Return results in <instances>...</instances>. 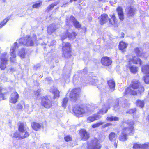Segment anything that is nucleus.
<instances>
[{
	"mask_svg": "<svg viewBox=\"0 0 149 149\" xmlns=\"http://www.w3.org/2000/svg\"><path fill=\"white\" fill-rule=\"evenodd\" d=\"M145 90L144 86L138 80L134 79L132 80L128 87L127 88L123 94L125 96L128 94L130 95L136 96L138 94L141 95Z\"/></svg>",
	"mask_w": 149,
	"mask_h": 149,
	"instance_id": "1",
	"label": "nucleus"
},
{
	"mask_svg": "<svg viewBox=\"0 0 149 149\" xmlns=\"http://www.w3.org/2000/svg\"><path fill=\"white\" fill-rule=\"evenodd\" d=\"M125 124H127L128 127H124L122 129L121 133L118 137V140L120 141L124 142L127 140L128 136V134L127 133V131L129 132V134L134 133V121L129 122L123 121L122 122L123 126H124Z\"/></svg>",
	"mask_w": 149,
	"mask_h": 149,
	"instance_id": "2",
	"label": "nucleus"
},
{
	"mask_svg": "<svg viewBox=\"0 0 149 149\" xmlns=\"http://www.w3.org/2000/svg\"><path fill=\"white\" fill-rule=\"evenodd\" d=\"M17 125L19 133L17 132H15L13 134L14 137L23 139L28 137L29 136L30 134L29 132L27 131L25 132V127L26 126V123L19 121Z\"/></svg>",
	"mask_w": 149,
	"mask_h": 149,
	"instance_id": "3",
	"label": "nucleus"
},
{
	"mask_svg": "<svg viewBox=\"0 0 149 149\" xmlns=\"http://www.w3.org/2000/svg\"><path fill=\"white\" fill-rule=\"evenodd\" d=\"M72 46L69 42H63L62 44V51L65 58H70L72 55Z\"/></svg>",
	"mask_w": 149,
	"mask_h": 149,
	"instance_id": "4",
	"label": "nucleus"
},
{
	"mask_svg": "<svg viewBox=\"0 0 149 149\" xmlns=\"http://www.w3.org/2000/svg\"><path fill=\"white\" fill-rule=\"evenodd\" d=\"M81 92V89L80 87L73 88L70 91L69 97L70 99L75 102L80 97Z\"/></svg>",
	"mask_w": 149,
	"mask_h": 149,
	"instance_id": "5",
	"label": "nucleus"
},
{
	"mask_svg": "<svg viewBox=\"0 0 149 149\" xmlns=\"http://www.w3.org/2000/svg\"><path fill=\"white\" fill-rule=\"evenodd\" d=\"M40 104L43 107L49 109L53 106V102L51 100L47 95L43 96L40 98Z\"/></svg>",
	"mask_w": 149,
	"mask_h": 149,
	"instance_id": "6",
	"label": "nucleus"
},
{
	"mask_svg": "<svg viewBox=\"0 0 149 149\" xmlns=\"http://www.w3.org/2000/svg\"><path fill=\"white\" fill-rule=\"evenodd\" d=\"M72 110L74 114L78 117L82 116L85 113L84 108L78 104L73 106Z\"/></svg>",
	"mask_w": 149,
	"mask_h": 149,
	"instance_id": "7",
	"label": "nucleus"
},
{
	"mask_svg": "<svg viewBox=\"0 0 149 149\" xmlns=\"http://www.w3.org/2000/svg\"><path fill=\"white\" fill-rule=\"evenodd\" d=\"M79 135L81 140L84 141L88 140L90 137V134L84 129H81L78 130Z\"/></svg>",
	"mask_w": 149,
	"mask_h": 149,
	"instance_id": "8",
	"label": "nucleus"
},
{
	"mask_svg": "<svg viewBox=\"0 0 149 149\" xmlns=\"http://www.w3.org/2000/svg\"><path fill=\"white\" fill-rule=\"evenodd\" d=\"M7 54V53L5 52L0 56V68L2 70H4L6 67L8 61Z\"/></svg>",
	"mask_w": 149,
	"mask_h": 149,
	"instance_id": "9",
	"label": "nucleus"
},
{
	"mask_svg": "<svg viewBox=\"0 0 149 149\" xmlns=\"http://www.w3.org/2000/svg\"><path fill=\"white\" fill-rule=\"evenodd\" d=\"M110 16L111 18H109L108 20L109 24L111 26L114 27H117L118 26V20L115 14L114 13L112 15H110Z\"/></svg>",
	"mask_w": 149,
	"mask_h": 149,
	"instance_id": "10",
	"label": "nucleus"
},
{
	"mask_svg": "<svg viewBox=\"0 0 149 149\" xmlns=\"http://www.w3.org/2000/svg\"><path fill=\"white\" fill-rule=\"evenodd\" d=\"M101 63L104 66H109L112 63V61L110 57L103 56L101 59Z\"/></svg>",
	"mask_w": 149,
	"mask_h": 149,
	"instance_id": "11",
	"label": "nucleus"
},
{
	"mask_svg": "<svg viewBox=\"0 0 149 149\" xmlns=\"http://www.w3.org/2000/svg\"><path fill=\"white\" fill-rule=\"evenodd\" d=\"M126 15L127 17H134L136 11V9L132 6H129L125 9Z\"/></svg>",
	"mask_w": 149,
	"mask_h": 149,
	"instance_id": "12",
	"label": "nucleus"
},
{
	"mask_svg": "<svg viewBox=\"0 0 149 149\" xmlns=\"http://www.w3.org/2000/svg\"><path fill=\"white\" fill-rule=\"evenodd\" d=\"M99 23L101 25L106 24L108 21L109 17L108 15L105 13L101 15L98 17Z\"/></svg>",
	"mask_w": 149,
	"mask_h": 149,
	"instance_id": "13",
	"label": "nucleus"
},
{
	"mask_svg": "<svg viewBox=\"0 0 149 149\" xmlns=\"http://www.w3.org/2000/svg\"><path fill=\"white\" fill-rule=\"evenodd\" d=\"M131 62L136 65L139 64L140 66H141L142 64V61L139 58H136V56H133L132 58L129 59L128 61V65L131 64Z\"/></svg>",
	"mask_w": 149,
	"mask_h": 149,
	"instance_id": "14",
	"label": "nucleus"
},
{
	"mask_svg": "<svg viewBox=\"0 0 149 149\" xmlns=\"http://www.w3.org/2000/svg\"><path fill=\"white\" fill-rule=\"evenodd\" d=\"M143 50L141 48L136 47L134 49V51L136 56L138 57L141 58L145 57V52L143 51Z\"/></svg>",
	"mask_w": 149,
	"mask_h": 149,
	"instance_id": "15",
	"label": "nucleus"
},
{
	"mask_svg": "<svg viewBox=\"0 0 149 149\" xmlns=\"http://www.w3.org/2000/svg\"><path fill=\"white\" fill-rule=\"evenodd\" d=\"M94 140L95 141V144L92 145L90 144H88L87 146L88 149H100L101 148L102 146L98 142L97 139L95 138Z\"/></svg>",
	"mask_w": 149,
	"mask_h": 149,
	"instance_id": "16",
	"label": "nucleus"
},
{
	"mask_svg": "<svg viewBox=\"0 0 149 149\" xmlns=\"http://www.w3.org/2000/svg\"><path fill=\"white\" fill-rule=\"evenodd\" d=\"M128 43L123 41H120L118 45V49L122 52H124L126 51V49L128 46Z\"/></svg>",
	"mask_w": 149,
	"mask_h": 149,
	"instance_id": "17",
	"label": "nucleus"
},
{
	"mask_svg": "<svg viewBox=\"0 0 149 149\" xmlns=\"http://www.w3.org/2000/svg\"><path fill=\"white\" fill-rule=\"evenodd\" d=\"M70 19L72 21L75 28L78 29L81 28V24L74 16L71 15L70 17Z\"/></svg>",
	"mask_w": 149,
	"mask_h": 149,
	"instance_id": "18",
	"label": "nucleus"
},
{
	"mask_svg": "<svg viewBox=\"0 0 149 149\" xmlns=\"http://www.w3.org/2000/svg\"><path fill=\"white\" fill-rule=\"evenodd\" d=\"M119 19L122 21L124 19V14L122 8L120 6H118L116 9Z\"/></svg>",
	"mask_w": 149,
	"mask_h": 149,
	"instance_id": "19",
	"label": "nucleus"
},
{
	"mask_svg": "<svg viewBox=\"0 0 149 149\" xmlns=\"http://www.w3.org/2000/svg\"><path fill=\"white\" fill-rule=\"evenodd\" d=\"M110 107L109 106L108 107L105 108L103 107L101 109H100L99 111L97 112L96 115H97L99 117H98L99 119H100L102 117V115H103L104 114L106 113L108 111V109H109Z\"/></svg>",
	"mask_w": 149,
	"mask_h": 149,
	"instance_id": "20",
	"label": "nucleus"
},
{
	"mask_svg": "<svg viewBox=\"0 0 149 149\" xmlns=\"http://www.w3.org/2000/svg\"><path fill=\"white\" fill-rule=\"evenodd\" d=\"M11 102L13 104L16 103L19 97V94L16 91H15L11 94Z\"/></svg>",
	"mask_w": 149,
	"mask_h": 149,
	"instance_id": "21",
	"label": "nucleus"
},
{
	"mask_svg": "<svg viewBox=\"0 0 149 149\" xmlns=\"http://www.w3.org/2000/svg\"><path fill=\"white\" fill-rule=\"evenodd\" d=\"M99 117L96 113H94L91 115L89 116L87 118V121L88 123L93 122L99 119L98 117Z\"/></svg>",
	"mask_w": 149,
	"mask_h": 149,
	"instance_id": "22",
	"label": "nucleus"
},
{
	"mask_svg": "<svg viewBox=\"0 0 149 149\" xmlns=\"http://www.w3.org/2000/svg\"><path fill=\"white\" fill-rule=\"evenodd\" d=\"M66 34L70 40L75 39L77 35V34L75 31H72L71 33H69L68 29L66 31Z\"/></svg>",
	"mask_w": 149,
	"mask_h": 149,
	"instance_id": "23",
	"label": "nucleus"
},
{
	"mask_svg": "<svg viewBox=\"0 0 149 149\" xmlns=\"http://www.w3.org/2000/svg\"><path fill=\"white\" fill-rule=\"evenodd\" d=\"M127 68L129 69L131 73L136 74L138 72V67L136 66L132 65L131 64L128 65V66H127Z\"/></svg>",
	"mask_w": 149,
	"mask_h": 149,
	"instance_id": "24",
	"label": "nucleus"
},
{
	"mask_svg": "<svg viewBox=\"0 0 149 149\" xmlns=\"http://www.w3.org/2000/svg\"><path fill=\"white\" fill-rule=\"evenodd\" d=\"M107 83L110 88L113 91L115 86V82L114 79L113 78L107 81Z\"/></svg>",
	"mask_w": 149,
	"mask_h": 149,
	"instance_id": "25",
	"label": "nucleus"
},
{
	"mask_svg": "<svg viewBox=\"0 0 149 149\" xmlns=\"http://www.w3.org/2000/svg\"><path fill=\"white\" fill-rule=\"evenodd\" d=\"M31 126L33 130L37 131L41 128L42 125L39 123L33 122L31 123Z\"/></svg>",
	"mask_w": 149,
	"mask_h": 149,
	"instance_id": "26",
	"label": "nucleus"
},
{
	"mask_svg": "<svg viewBox=\"0 0 149 149\" xmlns=\"http://www.w3.org/2000/svg\"><path fill=\"white\" fill-rule=\"evenodd\" d=\"M6 91V88L0 86V101L6 99L5 95Z\"/></svg>",
	"mask_w": 149,
	"mask_h": 149,
	"instance_id": "27",
	"label": "nucleus"
},
{
	"mask_svg": "<svg viewBox=\"0 0 149 149\" xmlns=\"http://www.w3.org/2000/svg\"><path fill=\"white\" fill-rule=\"evenodd\" d=\"M141 71L145 74H149V65L146 64L142 66L141 67Z\"/></svg>",
	"mask_w": 149,
	"mask_h": 149,
	"instance_id": "28",
	"label": "nucleus"
},
{
	"mask_svg": "<svg viewBox=\"0 0 149 149\" xmlns=\"http://www.w3.org/2000/svg\"><path fill=\"white\" fill-rule=\"evenodd\" d=\"M117 138V136L114 132H111L109 133L108 136V138L111 142H113L116 141Z\"/></svg>",
	"mask_w": 149,
	"mask_h": 149,
	"instance_id": "29",
	"label": "nucleus"
},
{
	"mask_svg": "<svg viewBox=\"0 0 149 149\" xmlns=\"http://www.w3.org/2000/svg\"><path fill=\"white\" fill-rule=\"evenodd\" d=\"M14 47H13V48H12V50L13 51L11 53V58H10V59H11V58H15L16 57V55L15 54V51L16 49V48H17L18 47L17 46L18 45V43L17 42H15L14 43Z\"/></svg>",
	"mask_w": 149,
	"mask_h": 149,
	"instance_id": "30",
	"label": "nucleus"
},
{
	"mask_svg": "<svg viewBox=\"0 0 149 149\" xmlns=\"http://www.w3.org/2000/svg\"><path fill=\"white\" fill-rule=\"evenodd\" d=\"M58 3V2H57L52 3L48 6L46 9L45 11L47 12H49L54 8V7L56 6Z\"/></svg>",
	"mask_w": 149,
	"mask_h": 149,
	"instance_id": "31",
	"label": "nucleus"
},
{
	"mask_svg": "<svg viewBox=\"0 0 149 149\" xmlns=\"http://www.w3.org/2000/svg\"><path fill=\"white\" fill-rule=\"evenodd\" d=\"M53 94V98L55 99L58 98L60 97V91L57 89H54L52 91Z\"/></svg>",
	"mask_w": 149,
	"mask_h": 149,
	"instance_id": "32",
	"label": "nucleus"
},
{
	"mask_svg": "<svg viewBox=\"0 0 149 149\" xmlns=\"http://www.w3.org/2000/svg\"><path fill=\"white\" fill-rule=\"evenodd\" d=\"M119 118L117 116H111L110 117H108L106 118V120L109 122H112L113 121H118L119 120Z\"/></svg>",
	"mask_w": 149,
	"mask_h": 149,
	"instance_id": "33",
	"label": "nucleus"
},
{
	"mask_svg": "<svg viewBox=\"0 0 149 149\" xmlns=\"http://www.w3.org/2000/svg\"><path fill=\"white\" fill-rule=\"evenodd\" d=\"M42 1L41 0H39L35 3L32 6L33 8H39L42 5Z\"/></svg>",
	"mask_w": 149,
	"mask_h": 149,
	"instance_id": "34",
	"label": "nucleus"
},
{
	"mask_svg": "<svg viewBox=\"0 0 149 149\" xmlns=\"http://www.w3.org/2000/svg\"><path fill=\"white\" fill-rule=\"evenodd\" d=\"M28 39L26 41L25 45L28 47L33 46L34 45L33 41L30 38V36L28 37Z\"/></svg>",
	"mask_w": 149,
	"mask_h": 149,
	"instance_id": "35",
	"label": "nucleus"
},
{
	"mask_svg": "<svg viewBox=\"0 0 149 149\" xmlns=\"http://www.w3.org/2000/svg\"><path fill=\"white\" fill-rule=\"evenodd\" d=\"M136 104L137 106L142 108L144 107L145 102L143 100H140L138 99L136 100Z\"/></svg>",
	"mask_w": 149,
	"mask_h": 149,
	"instance_id": "36",
	"label": "nucleus"
},
{
	"mask_svg": "<svg viewBox=\"0 0 149 149\" xmlns=\"http://www.w3.org/2000/svg\"><path fill=\"white\" fill-rule=\"evenodd\" d=\"M68 101V99L67 97L64 98L61 102V105L64 109L66 108L67 103Z\"/></svg>",
	"mask_w": 149,
	"mask_h": 149,
	"instance_id": "37",
	"label": "nucleus"
},
{
	"mask_svg": "<svg viewBox=\"0 0 149 149\" xmlns=\"http://www.w3.org/2000/svg\"><path fill=\"white\" fill-rule=\"evenodd\" d=\"M133 149H143V144L134 143L133 145Z\"/></svg>",
	"mask_w": 149,
	"mask_h": 149,
	"instance_id": "38",
	"label": "nucleus"
},
{
	"mask_svg": "<svg viewBox=\"0 0 149 149\" xmlns=\"http://www.w3.org/2000/svg\"><path fill=\"white\" fill-rule=\"evenodd\" d=\"M103 124V123L102 122L100 121L97 122L93 124L92 125V127L93 128H95L98 127Z\"/></svg>",
	"mask_w": 149,
	"mask_h": 149,
	"instance_id": "39",
	"label": "nucleus"
},
{
	"mask_svg": "<svg viewBox=\"0 0 149 149\" xmlns=\"http://www.w3.org/2000/svg\"><path fill=\"white\" fill-rule=\"evenodd\" d=\"M41 91V90L40 89H38L37 90L34 91H33V93L35 96L36 97H39L40 95Z\"/></svg>",
	"mask_w": 149,
	"mask_h": 149,
	"instance_id": "40",
	"label": "nucleus"
},
{
	"mask_svg": "<svg viewBox=\"0 0 149 149\" xmlns=\"http://www.w3.org/2000/svg\"><path fill=\"white\" fill-rule=\"evenodd\" d=\"M72 138L71 136L70 135H66L64 137V139L65 141L66 142L71 141H72Z\"/></svg>",
	"mask_w": 149,
	"mask_h": 149,
	"instance_id": "41",
	"label": "nucleus"
},
{
	"mask_svg": "<svg viewBox=\"0 0 149 149\" xmlns=\"http://www.w3.org/2000/svg\"><path fill=\"white\" fill-rule=\"evenodd\" d=\"M136 108H132L130 109L127 113L130 114H133L136 113Z\"/></svg>",
	"mask_w": 149,
	"mask_h": 149,
	"instance_id": "42",
	"label": "nucleus"
},
{
	"mask_svg": "<svg viewBox=\"0 0 149 149\" xmlns=\"http://www.w3.org/2000/svg\"><path fill=\"white\" fill-rule=\"evenodd\" d=\"M8 20V18H6L0 24V29L5 25Z\"/></svg>",
	"mask_w": 149,
	"mask_h": 149,
	"instance_id": "43",
	"label": "nucleus"
},
{
	"mask_svg": "<svg viewBox=\"0 0 149 149\" xmlns=\"http://www.w3.org/2000/svg\"><path fill=\"white\" fill-rule=\"evenodd\" d=\"M92 82L93 84L95 85L98 83V80L96 77L93 78L92 80Z\"/></svg>",
	"mask_w": 149,
	"mask_h": 149,
	"instance_id": "44",
	"label": "nucleus"
},
{
	"mask_svg": "<svg viewBox=\"0 0 149 149\" xmlns=\"http://www.w3.org/2000/svg\"><path fill=\"white\" fill-rule=\"evenodd\" d=\"M144 78V80L145 83L147 84H149V76H145Z\"/></svg>",
	"mask_w": 149,
	"mask_h": 149,
	"instance_id": "45",
	"label": "nucleus"
},
{
	"mask_svg": "<svg viewBox=\"0 0 149 149\" xmlns=\"http://www.w3.org/2000/svg\"><path fill=\"white\" fill-rule=\"evenodd\" d=\"M143 149H149V142L143 144Z\"/></svg>",
	"mask_w": 149,
	"mask_h": 149,
	"instance_id": "46",
	"label": "nucleus"
},
{
	"mask_svg": "<svg viewBox=\"0 0 149 149\" xmlns=\"http://www.w3.org/2000/svg\"><path fill=\"white\" fill-rule=\"evenodd\" d=\"M112 125V123H107L103 126V128H105L107 127H108L109 126H111V125Z\"/></svg>",
	"mask_w": 149,
	"mask_h": 149,
	"instance_id": "47",
	"label": "nucleus"
},
{
	"mask_svg": "<svg viewBox=\"0 0 149 149\" xmlns=\"http://www.w3.org/2000/svg\"><path fill=\"white\" fill-rule=\"evenodd\" d=\"M19 55L20 57L22 58H24L25 56V53L20 52L19 53Z\"/></svg>",
	"mask_w": 149,
	"mask_h": 149,
	"instance_id": "48",
	"label": "nucleus"
},
{
	"mask_svg": "<svg viewBox=\"0 0 149 149\" xmlns=\"http://www.w3.org/2000/svg\"><path fill=\"white\" fill-rule=\"evenodd\" d=\"M17 107L18 109H21L23 108V106L20 104H18L17 105Z\"/></svg>",
	"mask_w": 149,
	"mask_h": 149,
	"instance_id": "49",
	"label": "nucleus"
},
{
	"mask_svg": "<svg viewBox=\"0 0 149 149\" xmlns=\"http://www.w3.org/2000/svg\"><path fill=\"white\" fill-rule=\"evenodd\" d=\"M118 141H115L114 143V145L115 148H116L117 147V143Z\"/></svg>",
	"mask_w": 149,
	"mask_h": 149,
	"instance_id": "50",
	"label": "nucleus"
},
{
	"mask_svg": "<svg viewBox=\"0 0 149 149\" xmlns=\"http://www.w3.org/2000/svg\"><path fill=\"white\" fill-rule=\"evenodd\" d=\"M1 80L3 81H6L7 80V77H5L3 78V79H2Z\"/></svg>",
	"mask_w": 149,
	"mask_h": 149,
	"instance_id": "51",
	"label": "nucleus"
},
{
	"mask_svg": "<svg viewBox=\"0 0 149 149\" xmlns=\"http://www.w3.org/2000/svg\"><path fill=\"white\" fill-rule=\"evenodd\" d=\"M121 38H124V37L125 34L123 33V32L121 33Z\"/></svg>",
	"mask_w": 149,
	"mask_h": 149,
	"instance_id": "52",
	"label": "nucleus"
},
{
	"mask_svg": "<svg viewBox=\"0 0 149 149\" xmlns=\"http://www.w3.org/2000/svg\"><path fill=\"white\" fill-rule=\"evenodd\" d=\"M55 29H52V31H51V33L54 32L55 31Z\"/></svg>",
	"mask_w": 149,
	"mask_h": 149,
	"instance_id": "53",
	"label": "nucleus"
},
{
	"mask_svg": "<svg viewBox=\"0 0 149 149\" xmlns=\"http://www.w3.org/2000/svg\"><path fill=\"white\" fill-rule=\"evenodd\" d=\"M106 0H98V1L99 2H101L103 1H106Z\"/></svg>",
	"mask_w": 149,
	"mask_h": 149,
	"instance_id": "54",
	"label": "nucleus"
},
{
	"mask_svg": "<svg viewBox=\"0 0 149 149\" xmlns=\"http://www.w3.org/2000/svg\"><path fill=\"white\" fill-rule=\"evenodd\" d=\"M68 2H67L65 4V5L68 4Z\"/></svg>",
	"mask_w": 149,
	"mask_h": 149,
	"instance_id": "55",
	"label": "nucleus"
},
{
	"mask_svg": "<svg viewBox=\"0 0 149 149\" xmlns=\"http://www.w3.org/2000/svg\"><path fill=\"white\" fill-rule=\"evenodd\" d=\"M19 44H22V43H21V42H19Z\"/></svg>",
	"mask_w": 149,
	"mask_h": 149,
	"instance_id": "56",
	"label": "nucleus"
},
{
	"mask_svg": "<svg viewBox=\"0 0 149 149\" xmlns=\"http://www.w3.org/2000/svg\"><path fill=\"white\" fill-rule=\"evenodd\" d=\"M118 106H119V105H118V104H119V103H118Z\"/></svg>",
	"mask_w": 149,
	"mask_h": 149,
	"instance_id": "57",
	"label": "nucleus"
}]
</instances>
